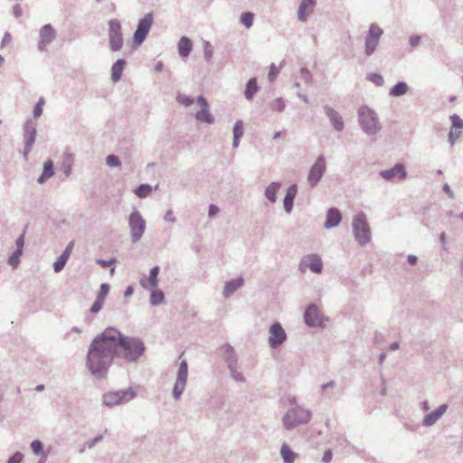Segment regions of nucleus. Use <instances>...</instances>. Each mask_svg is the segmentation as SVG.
I'll use <instances>...</instances> for the list:
<instances>
[{
    "label": "nucleus",
    "instance_id": "1",
    "mask_svg": "<svg viewBox=\"0 0 463 463\" xmlns=\"http://www.w3.org/2000/svg\"><path fill=\"white\" fill-rule=\"evenodd\" d=\"M146 352L144 342L134 336H128L118 329L109 326L97 335L88 348L86 366L96 379L107 377L115 359L136 363Z\"/></svg>",
    "mask_w": 463,
    "mask_h": 463
},
{
    "label": "nucleus",
    "instance_id": "2",
    "mask_svg": "<svg viewBox=\"0 0 463 463\" xmlns=\"http://www.w3.org/2000/svg\"><path fill=\"white\" fill-rule=\"evenodd\" d=\"M291 404L294 406L286 412L282 419L283 426L287 430H293L299 425L308 423L312 416L309 410L296 404L295 398Z\"/></svg>",
    "mask_w": 463,
    "mask_h": 463
},
{
    "label": "nucleus",
    "instance_id": "3",
    "mask_svg": "<svg viewBox=\"0 0 463 463\" xmlns=\"http://www.w3.org/2000/svg\"><path fill=\"white\" fill-rule=\"evenodd\" d=\"M358 122L362 130L369 135H375L382 129L377 113L368 106H362L358 109Z\"/></svg>",
    "mask_w": 463,
    "mask_h": 463
},
{
    "label": "nucleus",
    "instance_id": "4",
    "mask_svg": "<svg viewBox=\"0 0 463 463\" xmlns=\"http://www.w3.org/2000/svg\"><path fill=\"white\" fill-rule=\"evenodd\" d=\"M352 229L355 241L365 246L371 241V231L364 213L361 212L354 216Z\"/></svg>",
    "mask_w": 463,
    "mask_h": 463
},
{
    "label": "nucleus",
    "instance_id": "5",
    "mask_svg": "<svg viewBox=\"0 0 463 463\" xmlns=\"http://www.w3.org/2000/svg\"><path fill=\"white\" fill-rule=\"evenodd\" d=\"M128 223L130 230L131 242H138L146 231V221L140 212L134 209L128 216Z\"/></svg>",
    "mask_w": 463,
    "mask_h": 463
},
{
    "label": "nucleus",
    "instance_id": "6",
    "mask_svg": "<svg viewBox=\"0 0 463 463\" xmlns=\"http://www.w3.org/2000/svg\"><path fill=\"white\" fill-rule=\"evenodd\" d=\"M154 23L152 12L146 14L137 23V29L133 34V47L140 46L146 39Z\"/></svg>",
    "mask_w": 463,
    "mask_h": 463
},
{
    "label": "nucleus",
    "instance_id": "7",
    "mask_svg": "<svg viewBox=\"0 0 463 463\" xmlns=\"http://www.w3.org/2000/svg\"><path fill=\"white\" fill-rule=\"evenodd\" d=\"M136 396L137 392L131 388L116 392H108L102 396V403L107 407H113L125 402H129Z\"/></svg>",
    "mask_w": 463,
    "mask_h": 463
},
{
    "label": "nucleus",
    "instance_id": "8",
    "mask_svg": "<svg viewBox=\"0 0 463 463\" xmlns=\"http://www.w3.org/2000/svg\"><path fill=\"white\" fill-rule=\"evenodd\" d=\"M109 46L110 51L118 52L124 44L122 26L118 20L111 19L109 21Z\"/></svg>",
    "mask_w": 463,
    "mask_h": 463
},
{
    "label": "nucleus",
    "instance_id": "9",
    "mask_svg": "<svg viewBox=\"0 0 463 463\" xmlns=\"http://www.w3.org/2000/svg\"><path fill=\"white\" fill-rule=\"evenodd\" d=\"M383 30L376 24H371L368 33L364 38V54L368 57L372 56L378 45Z\"/></svg>",
    "mask_w": 463,
    "mask_h": 463
},
{
    "label": "nucleus",
    "instance_id": "10",
    "mask_svg": "<svg viewBox=\"0 0 463 463\" xmlns=\"http://www.w3.org/2000/svg\"><path fill=\"white\" fill-rule=\"evenodd\" d=\"M188 364L186 360H182L179 364L176 380L173 388V398L175 401L180 400L187 383Z\"/></svg>",
    "mask_w": 463,
    "mask_h": 463
},
{
    "label": "nucleus",
    "instance_id": "11",
    "mask_svg": "<svg viewBox=\"0 0 463 463\" xmlns=\"http://www.w3.org/2000/svg\"><path fill=\"white\" fill-rule=\"evenodd\" d=\"M326 170V162L323 155L317 157L315 163L310 167L307 175V182L311 187H315L320 182Z\"/></svg>",
    "mask_w": 463,
    "mask_h": 463
},
{
    "label": "nucleus",
    "instance_id": "12",
    "mask_svg": "<svg viewBox=\"0 0 463 463\" xmlns=\"http://www.w3.org/2000/svg\"><path fill=\"white\" fill-rule=\"evenodd\" d=\"M269 333V345L271 349L279 348L287 341V333L282 325L278 321L270 325Z\"/></svg>",
    "mask_w": 463,
    "mask_h": 463
},
{
    "label": "nucleus",
    "instance_id": "13",
    "mask_svg": "<svg viewBox=\"0 0 463 463\" xmlns=\"http://www.w3.org/2000/svg\"><path fill=\"white\" fill-rule=\"evenodd\" d=\"M37 131L36 125L32 119H27L24 125V157L26 159L35 142Z\"/></svg>",
    "mask_w": 463,
    "mask_h": 463
},
{
    "label": "nucleus",
    "instance_id": "14",
    "mask_svg": "<svg viewBox=\"0 0 463 463\" xmlns=\"http://www.w3.org/2000/svg\"><path fill=\"white\" fill-rule=\"evenodd\" d=\"M305 323L311 327H324L323 315L315 304H309L304 313Z\"/></svg>",
    "mask_w": 463,
    "mask_h": 463
},
{
    "label": "nucleus",
    "instance_id": "15",
    "mask_svg": "<svg viewBox=\"0 0 463 463\" xmlns=\"http://www.w3.org/2000/svg\"><path fill=\"white\" fill-rule=\"evenodd\" d=\"M307 269L313 273L320 274L323 269L322 259L317 254H309L304 257L299 263V270L305 272Z\"/></svg>",
    "mask_w": 463,
    "mask_h": 463
},
{
    "label": "nucleus",
    "instance_id": "16",
    "mask_svg": "<svg viewBox=\"0 0 463 463\" xmlns=\"http://www.w3.org/2000/svg\"><path fill=\"white\" fill-rule=\"evenodd\" d=\"M379 175L386 181H392L394 178L404 180L408 174L405 165L402 163H397L392 168L381 170Z\"/></svg>",
    "mask_w": 463,
    "mask_h": 463
},
{
    "label": "nucleus",
    "instance_id": "17",
    "mask_svg": "<svg viewBox=\"0 0 463 463\" xmlns=\"http://www.w3.org/2000/svg\"><path fill=\"white\" fill-rule=\"evenodd\" d=\"M323 110L333 128L337 132H342L345 128V121L341 115L329 105H325Z\"/></svg>",
    "mask_w": 463,
    "mask_h": 463
},
{
    "label": "nucleus",
    "instance_id": "18",
    "mask_svg": "<svg viewBox=\"0 0 463 463\" xmlns=\"http://www.w3.org/2000/svg\"><path fill=\"white\" fill-rule=\"evenodd\" d=\"M56 33L52 24H47L43 25L40 30V41L38 43V49L41 52L46 51V47L55 38Z\"/></svg>",
    "mask_w": 463,
    "mask_h": 463
},
{
    "label": "nucleus",
    "instance_id": "19",
    "mask_svg": "<svg viewBox=\"0 0 463 463\" xmlns=\"http://www.w3.org/2000/svg\"><path fill=\"white\" fill-rule=\"evenodd\" d=\"M448 404L443 403L439 405L436 410L428 412L422 419V425L424 427H431L445 414L448 411Z\"/></svg>",
    "mask_w": 463,
    "mask_h": 463
},
{
    "label": "nucleus",
    "instance_id": "20",
    "mask_svg": "<svg viewBox=\"0 0 463 463\" xmlns=\"http://www.w3.org/2000/svg\"><path fill=\"white\" fill-rule=\"evenodd\" d=\"M343 216L340 210L336 207H331L327 210L324 227L327 230L337 227L342 222Z\"/></svg>",
    "mask_w": 463,
    "mask_h": 463
},
{
    "label": "nucleus",
    "instance_id": "21",
    "mask_svg": "<svg viewBox=\"0 0 463 463\" xmlns=\"http://www.w3.org/2000/svg\"><path fill=\"white\" fill-rule=\"evenodd\" d=\"M298 194V185L296 184H292L287 189L285 197L283 199V206L284 210L287 213H290L293 210L294 200Z\"/></svg>",
    "mask_w": 463,
    "mask_h": 463
},
{
    "label": "nucleus",
    "instance_id": "22",
    "mask_svg": "<svg viewBox=\"0 0 463 463\" xmlns=\"http://www.w3.org/2000/svg\"><path fill=\"white\" fill-rule=\"evenodd\" d=\"M315 5L316 0H301L298 10V19L300 22H306L308 14L313 12Z\"/></svg>",
    "mask_w": 463,
    "mask_h": 463
},
{
    "label": "nucleus",
    "instance_id": "23",
    "mask_svg": "<svg viewBox=\"0 0 463 463\" xmlns=\"http://www.w3.org/2000/svg\"><path fill=\"white\" fill-rule=\"evenodd\" d=\"M244 285V279L239 276L227 281L224 285L222 295L225 298H229L236 290Z\"/></svg>",
    "mask_w": 463,
    "mask_h": 463
},
{
    "label": "nucleus",
    "instance_id": "24",
    "mask_svg": "<svg viewBox=\"0 0 463 463\" xmlns=\"http://www.w3.org/2000/svg\"><path fill=\"white\" fill-rule=\"evenodd\" d=\"M159 271H160V268L158 266H154L149 271L148 278L140 279V285L143 288H146V284H149V286L152 288H157L158 283H159V279H158Z\"/></svg>",
    "mask_w": 463,
    "mask_h": 463
},
{
    "label": "nucleus",
    "instance_id": "25",
    "mask_svg": "<svg viewBox=\"0 0 463 463\" xmlns=\"http://www.w3.org/2000/svg\"><path fill=\"white\" fill-rule=\"evenodd\" d=\"M127 65L125 59H118L111 67V80L116 83L118 82L122 77L123 71Z\"/></svg>",
    "mask_w": 463,
    "mask_h": 463
},
{
    "label": "nucleus",
    "instance_id": "26",
    "mask_svg": "<svg viewBox=\"0 0 463 463\" xmlns=\"http://www.w3.org/2000/svg\"><path fill=\"white\" fill-rule=\"evenodd\" d=\"M178 53L182 58L188 57L193 49V42L187 36H182L177 43Z\"/></svg>",
    "mask_w": 463,
    "mask_h": 463
},
{
    "label": "nucleus",
    "instance_id": "27",
    "mask_svg": "<svg viewBox=\"0 0 463 463\" xmlns=\"http://www.w3.org/2000/svg\"><path fill=\"white\" fill-rule=\"evenodd\" d=\"M260 90V86L256 78H250L245 86L244 97L247 100L250 101L253 99L255 94Z\"/></svg>",
    "mask_w": 463,
    "mask_h": 463
},
{
    "label": "nucleus",
    "instance_id": "28",
    "mask_svg": "<svg viewBox=\"0 0 463 463\" xmlns=\"http://www.w3.org/2000/svg\"><path fill=\"white\" fill-rule=\"evenodd\" d=\"M281 187L280 182H272L270 183L264 190V196L267 200L274 203L277 201V193L279 189Z\"/></svg>",
    "mask_w": 463,
    "mask_h": 463
},
{
    "label": "nucleus",
    "instance_id": "29",
    "mask_svg": "<svg viewBox=\"0 0 463 463\" xmlns=\"http://www.w3.org/2000/svg\"><path fill=\"white\" fill-rule=\"evenodd\" d=\"M54 175V167L53 163L52 160H47L43 164V169L41 175L38 177L37 182L39 184L45 183L50 177H52Z\"/></svg>",
    "mask_w": 463,
    "mask_h": 463
},
{
    "label": "nucleus",
    "instance_id": "30",
    "mask_svg": "<svg viewBox=\"0 0 463 463\" xmlns=\"http://www.w3.org/2000/svg\"><path fill=\"white\" fill-rule=\"evenodd\" d=\"M224 349V358L227 363L228 368H233L237 365V356L235 354V351L233 347L230 345H225L223 346Z\"/></svg>",
    "mask_w": 463,
    "mask_h": 463
},
{
    "label": "nucleus",
    "instance_id": "31",
    "mask_svg": "<svg viewBox=\"0 0 463 463\" xmlns=\"http://www.w3.org/2000/svg\"><path fill=\"white\" fill-rule=\"evenodd\" d=\"M409 90L408 84L405 81L400 80L393 85L389 90V96L391 97H402L405 95Z\"/></svg>",
    "mask_w": 463,
    "mask_h": 463
},
{
    "label": "nucleus",
    "instance_id": "32",
    "mask_svg": "<svg viewBox=\"0 0 463 463\" xmlns=\"http://www.w3.org/2000/svg\"><path fill=\"white\" fill-rule=\"evenodd\" d=\"M232 132H233L232 146L234 148H236L239 146L240 140L244 134L242 120L239 119L235 122L233 128H232Z\"/></svg>",
    "mask_w": 463,
    "mask_h": 463
},
{
    "label": "nucleus",
    "instance_id": "33",
    "mask_svg": "<svg viewBox=\"0 0 463 463\" xmlns=\"http://www.w3.org/2000/svg\"><path fill=\"white\" fill-rule=\"evenodd\" d=\"M194 117L200 122L207 124L214 123V117L211 114L209 107L197 111Z\"/></svg>",
    "mask_w": 463,
    "mask_h": 463
},
{
    "label": "nucleus",
    "instance_id": "34",
    "mask_svg": "<svg viewBox=\"0 0 463 463\" xmlns=\"http://www.w3.org/2000/svg\"><path fill=\"white\" fill-rule=\"evenodd\" d=\"M280 454L284 463H293L297 457V453H295L287 444L282 445Z\"/></svg>",
    "mask_w": 463,
    "mask_h": 463
},
{
    "label": "nucleus",
    "instance_id": "35",
    "mask_svg": "<svg viewBox=\"0 0 463 463\" xmlns=\"http://www.w3.org/2000/svg\"><path fill=\"white\" fill-rule=\"evenodd\" d=\"M165 301V294L162 290L153 288L150 293L149 303L151 306H159Z\"/></svg>",
    "mask_w": 463,
    "mask_h": 463
},
{
    "label": "nucleus",
    "instance_id": "36",
    "mask_svg": "<svg viewBox=\"0 0 463 463\" xmlns=\"http://www.w3.org/2000/svg\"><path fill=\"white\" fill-rule=\"evenodd\" d=\"M134 192L137 197L145 198L152 192V186L148 184H141L136 187Z\"/></svg>",
    "mask_w": 463,
    "mask_h": 463
},
{
    "label": "nucleus",
    "instance_id": "37",
    "mask_svg": "<svg viewBox=\"0 0 463 463\" xmlns=\"http://www.w3.org/2000/svg\"><path fill=\"white\" fill-rule=\"evenodd\" d=\"M23 255V252L19 250H14L13 253L9 256L7 260V263L13 268L16 269L21 261V256Z\"/></svg>",
    "mask_w": 463,
    "mask_h": 463
},
{
    "label": "nucleus",
    "instance_id": "38",
    "mask_svg": "<svg viewBox=\"0 0 463 463\" xmlns=\"http://www.w3.org/2000/svg\"><path fill=\"white\" fill-rule=\"evenodd\" d=\"M68 260L69 258L65 257V255L61 254L53 263L54 272H61L64 269Z\"/></svg>",
    "mask_w": 463,
    "mask_h": 463
},
{
    "label": "nucleus",
    "instance_id": "39",
    "mask_svg": "<svg viewBox=\"0 0 463 463\" xmlns=\"http://www.w3.org/2000/svg\"><path fill=\"white\" fill-rule=\"evenodd\" d=\"M254 14L251 12L242 13L241 15V23L246 27L250 28L253 24Z\"/></svg>",
    "mask_w": 463,
    "mask_h": 463
},
{
    "label": "nucleus",
    "instance_id": "40",
    "mask_svg": "<svg viewBox=\"0 0 463 463\" xmlns=\"http://www.w3.org/2000/svg\"><path fill=\"white\" fill-rule=\"evenodd\" d=\"M213 56V48L209 41H203V58L207 62H211Z\"/></svg>",
    "mask_w": 463,
    "mask_h": 463
},
{
    "label": "nucleus",
    "instance_id": "41",
    "mask_svg": "<svg viewBox=\"0 0 463 463\" xmlns=\"http://www.w3.org/2000/svg\"><path fill=\"white\" fill-rule=\"evenodd\" d=\"M269 106L272 110L282 112L286 108V103L283 98H277L270 103Z\"/></svg>",
    "mask_w": 463,
    "mask_h": 463
},
{
    "label": "nucleus",
    "instance_id": "42",
    "mask_svg": "<svg viewBox=\"0 0 463 463\" xmlns=\"http://www.w3.org/2000/svg\"><path fill=\"white\" fill-rule=\"evenodd\" d=\"M176 101L184 107H189L194 102V99L190 96L178 94L176 96Z\"/></svg>",
    "mask_w": 463,
    "mask_h": 463
},
{
    "label": "nucleus",
    "instance_id": "43",
    "mask_svg": "<svg viewBox=\"0 0 463 463\" xmlns=\"http://www.w3.org/2000/svg\"><path fill=\"white\" fill-rule=\"evenodd\" d=\"M367 79L376 86H383L384 84L383 76L377 72L368 74Z\"/></svg>",
    "mask_w": 463,
    "mask_h": 463
},
{
    "label": "nucleus",
    "instance_id": "44",
    "mask_svg": "<svg viewBox=\"0 0 463 463\" xmlns=\"http://www.w3.org/2000/svg\"><path fill=\"white\" fill-rule=\"evenodd\" d=\"M110 289V286L108 283H102L99 288V291L97 295V298L104 301Z\"/></svg>",
    "mask_w": 463,
    "mask_h": 463
},
{
    "label": "nucleus",
    "instance_id": "45",
    "mask_svg": "<svg viewBox=\"0 0 463 463\" xmlns=\"http://www.w3.org/2000/svg\"><path fill=\"white\" fill-rule=\"evenodd\" d=\"M44 104V99L43 97H41L39 99V100L37 101V103L35 104L34 108H33V118H38L41 117V115L43 114V106Z\"/></svg>",
    "mask_w": 463,
    "mask_h": 463
},
{
    "label": "nucleus",
    "instance_id": "46",
    "mask_svg": "<svg viewBox=\"0 0 463 463\" xmlns=\"http://www.w3.org/2000/svg\"><path fill=\"white\" fill-rule=\"evenodd\" d=\"M31 449L36 455H41L43 453V444L39 439H35L31 442Z\"/></svg>",
    "mask_w": 463,
    "mask_h": 463
},
{
    "label": "nucleus",
    "instance_id": "47",
    "mask_svg": "<svg viewBox=\"0 0 463 463\" xmlns=\"http://www.w3.org/2000/svg\"><path fill=\"white\" fill-rule=\"evenodd\" d=\"M106 163L110 167H118L121 165V162L118 156L116 155H109L106 157Z\"/></svg>",
    "mask_w": 463,
    "mask_h": 463
},
{
    "label": "nucleus",
    "instance_id": "48",
    "mask_svg": "<svg viewBox=\"0 0 463 463\" xmlns=\"http://www.w3.org/2000/svg\"><path fill=\"white\" fill-rule=\"evenodd\" d=\"M450 120L452 123V128L459 130L463 129V119H461L459 116L453 114L450 116Z\"/></svg>",
    "mask_w": 463,
    "mask_h": 463
},
{
    "label": "nucleus",
    "instance_id": "49",
    "mask_svg": "<svg viewBox=\"0 0 463 463\" xmlns=\"http://www.w3.org/2000/svg\"><path fill=\"white\" fill-rule=\"evenodd\" d=\"M279 73V69L276 67L274 63H271L269 66V71L268 74V79L270 82L274 81Z\"/></svg>",
    "mask_w": 463,
    "mask_h": 463
},
{
    "label": "nucleus",
    "instance_id": "50",
    "mask_svg": "<svg viewBox=\"0 0 463 463\" xmlns=\"http://www.w3.org/2000/svg\"><path fill=\"white\" fill-rule=\"evenodd\" d=\"M229 370L234 381L238 383H243L245 381L244 376L242 375L241 373L237 371L236 366H234L233 368H230Z\"/></svg>",
    "mask_w": 463,
    "mask_h": 463
},
{
    "label": "nucleus",
    "instance_id": "51",
    "mask_svg": "<svg viewBox=\"0 0 463 463\" xmlns=\"http://www.w3.org/2000/svg\"><path fill=\"white\" fill-rule=\"evenodd\" d=\"M300 77L307 84L311 83L313 78L311 72L307 68L300 70Z\"/></svg>",
    "mask_w": 463,
    "mask_h": 463
},
{
    "label": "nucleus",
    "instance_id": "52",
    "mask_svg": "<svg viewBox=\"0 0 463 463\" xmlns=\"http://www.w3.org/2000/svg\"><path fill=\"white\" fill-rule=\"evenodd\" d=\"M103 303H104V301H102L99 298H96V299L94 300L92 306L90 307V311L92 314L99 313L101 310L102 307H103Z\"/></svg>",
    "mask_w": 463,
    "mask_h": 463
},
{
    "label": "nucleus",
    "instance_id": "53",
    "mask_svg": "<svg viewBox=\"0 0 463 463\" xmlns=\"http://www.w3.org/2000/svg\"><path fill=\"white\" fill-rule=\"evenodd\" d=\"M23 453L20 451H16L7 459L6 463H21L23 461Z\"/></svg>",
    "mask_w": 463,
    "mask_h": 463
},
{
    "label": "nucleus",
    "instance_id": "54",
    "mask_svg": "<svg viewBox=\"0 0 463 463\" xmlns=\"http://www.w3.org/2000/svg\"><path fill=\"white\" fill-rule=\"evenodd\" d=\"M116 262H117V260L114 258L110 259V260L98 259L96 260V263L103 268L113 266V265H115Z\"/></svg>",
    "mask_w": 463,
    "mask_h": 463
},
{
    "label": "nucleus",
    "instance_id": "55",
    "mask_svg": "<svg viewBox=\"0 0 463 463\" xmlns=\"http://www.w3.org/2000/svg\"><path fill=\"white\" fill-rule=\"evenodd\" d=\"M102 439H103V434H99L95 438H93L92 439L87 441L86 442V447L89 449H93L96 446L97 443H99Z\"/></svg>",
    "mask_w": 463,
    "mask_h": 463
},
{
    "label": "nucleus",
    "instance_id": "56",
    "mask_svg": "<svg viewBox=\"0 0 463 463\" xmlns=\"http://www.w3.org/2000/svg\"><path fill=\"white\" fill-rule=\"evenodd\" d=\"M16 245V250H19L21 252L24 251V232L16 239L15 241Z\"/></svg>",
    "mask_w": 463,
    "mask_h": 463
},
{
    "label": "nucleus",
    "instance_id": "57",
    "mask_svg": "<svg viewBox=\"0 0 463 463\" xmlns=\"http://www.w3.org/2000/svg\"><path fill=\"white\" fill-rule=\"evenodd\" d=\"M421 37L420 35H411L409 38V43L412 48H416L420 43Z\"/></svg>",
    "mask_w": 463,
    "mask_h": 463
},
{
    "label": "nucleus",
    "instance_id": "58",
    "mask_svg": "<svg viewBox=\"0 0 463 463\" xmlns=\"http://www.w3.org/2000/svg\"><path fill=\"white\" fill-rule=\"evenodd\" d=\"M196 102L201 107V109H206L209 107V103H208L207 99L203 95H200L197 97Z\"/></svg>",
    "mask_w": 463,
    "mask_h": 463
},
{
    "label": "nucleus",
    "instance_id": "59",
    "mask_svg": "<svg viewBox=\"0 0 463 463\" xmlns=\"http://www.w3.org/2000/svg\"><path fill=\"white\" fill-rule=\"evenodd\" d=\"M333 453L331 449H326L322 457L323 463H329L332 460Z\"/></svg>",
    "mask_w": 463,
    "mask_h": 463
},
{
    "label": "nucleus",
    "instance_id": "60",
    "mask_svg": "<svg viewBox=\"0 0 463 463\" xmlns=\"http://www.w3.org/2000/svg\"><path fill=\"white\" fill-rule=\"evenodd\" d=\"M220 209L216 204L211 203L209 205L208 216L213 217L219 213Z\"/></svg>",
    "mask_w": 463,
    "mask_h": 463
},
{
    "label": "nucleus",
    "instance_id": "61",
    "mask_svg": "<svg viewBox=\"0 0 463 463\" xmlns=\"http://www.w3.org/2000/svg\"><path fill=\"white\" fill-rule=\"evenodd\" d=\"M164 219L165 222H176V219L175 217L174 216V213L172 210H168L165 216H164Z\"/></svg>",
    "mask_w": 463,
    "mask_h": 463
},
{
    "label": "nucleus",
    "instance_id": "62",
    "mask_svg": "<svg viewBox=\"0 0 463 463\" xmlns=\"http://www.w3.org/2000/svg\"><path fill=\"white\" fill-rule=\"evenodd\" d=\"M74 241H71L65 248V250L62 251V255H65V257L70 258L71 251L73 250Z\"/></svg>",
    "mask_w": 463,
    "mask_h": 463
},
{
    "label": "nucleus",
    "instance_id": "63",
    "mask_svg": "<svg viewBox=\"0 0 463 463\" xmlns=\"http://www.w3.org/2000/svg\"><path fill=\"white\" fill-rule=\"evenodd\" d=\"M13 14L14 15V17L16 18H19L22 16L23 14V10H22V7L19 4H16L14 5L13 7Z\"/></svg>",
    "mask_w": 463,
    "mask_h": 463
},
{
    "label": "nucleus",
    "instance_id": "64",
    "mask_svg": "<svg viewBox=\"0 0 463 463\" xmlns=\"http://www.w3.org/2000/svg\"><path fill=\"white\" fill-rule=\"evenodd\" d=\"M459 133H454L453 130H450L449 134V142L451 146L455 144V141L458 138Z\"/></svg>",
    "mask_w": 463,
    "mask_h": 463
}]
</instances>
